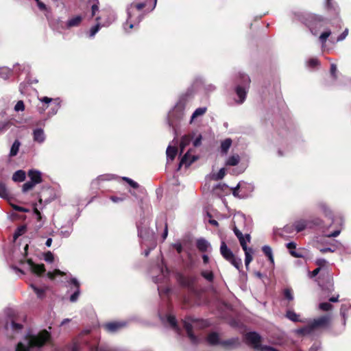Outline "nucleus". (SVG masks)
Here are the masks:
<instances>
[{"label": "nucleus", "instance_id": "1", "mask_svg": "<svg viewBox=\"0 0 351 351\" xmlns=\"http://www.w3.org/2000/svg\"><path fill=\"white\" fill-rule=\"evenodd\" d=\"M51 339L50 332L47 330L40 331L36 334L28 335L24 342H19L16 351H33L34 349H40Z\"/></svg>", "mask_w": 351, "mask_h": 351}, {"label": "nucleus", "instance_id": "2", "mask_svg": "<svg viewBox=\"0 0 351 351\" xmlns=\"http://www.w3.org/2000/svg\"><path fill=\"white\" fill-rule=\"evenodd\" d=\"M145 6V3H132L128 6V18L123 25L125 32H128L130 29L140 23L143 17L142 10Z\"/></svg>", "mask_w": 351, "mask_h": 351}, {"label": "nucleus", "instance_id": "3", "mask_svg": "<svg viewBox=\"0 0 351 351\" xmlns=\"http://www.w3.org/2000/svg\"><path fill=\"white\" fill-rule=\"evenodd\" d=\"M245 221V217L243 214H237L234 216L233 231L238 238L243 250H246V249L248 248L247 243L250 241L251 237L250 234L248 233H245V235H243L241 230L238 228L237 224L244 222Z\"/></svg>", "mask_w": 351, "mask_h": 351}, {"label": "nucleus", "instance_id": "4", "mask_svg": "<svg viewBox=\"0 0 351 351\" xmlns=\"http://www.w3.org/2000/svg\"><path fill=\"white\" fill-rule=\"evenodd\" d=\"M241 84H238L235 88V92L239 100L237 101L239 104H243L246 98L247 91L250 83V79L248 75L245 74L241 75Z\"/></svg>", "mask_w": 351, "mask_h": 351}, {"label": "nucleus", "instance_id": "5", "mask_svg": "<svg viewBox=\"0 0 351 351\" xmlns=\"http://www.w3.org/2000/svg\"><path fill=\"white\" fill-rule=\"evenodd\" d=\"M313 226H322V221L319 219H316L313 221H308V220H298L294 222L293 227L297 232H300L306 228H312Z\"/></svg>", "mask_w": 351, "mask_h": 351}, {"label": "nucleus", "instance_id": "6", "mask_svg": "<svg viewBox=\"0 0 351 351\" xmlns=\"http://www.w3.org/2000/svg\"><path fill=\"white\" fill-rule=\"evenodd\" d=\"M246 342L255 349H260L261 337L255 332H250L245 335Z\"/></svg>", "mask_w": 351, "mask_h": 351}, {"label": "nucleus", "instance_id": "7", "mask_svg": "<svg viewBox=\"0 0 351 351\" xmlns=\"http://www.w3.org/2000/svg\"><path fill=\"white\" fill-rule=\"evenodd\" d=\"M330 320V317L329 315H324L317 319H314L311 324V328L313 329L317 327L326 326L329 324Z\"/></svg>", "mask_w": 351, "mask_h": 351}, {"label": "nucleus", "instance_id": "8", "mask_svg": "<svg viewBox=\"0 0 351 351\" xmlns=\"http://www.w3.org/2000/svg\"><path fill=\"white\" fill-rule=\"evenodd\" d=\"M126 326L125 322H114L105 324L104 327L110 332H115Z\"/></svg>", "mask_w": 351, "mask_h": 351}, {"label": "nucleus", "instance_id": "9", "mask_svg": "<svg viewBox=\"0 0 351 351\" xmlns=\"http://www.w3.org/2000/svg\"><path fill=\"white\" fill-rule=\"evenodd\" d=\"M194 324H195V322L194 321H193V323H189L186 320L184 321V327L186 330L189 338L193 343H197L198 342V339L192 332Z\"/></svg>", "mask_w": 351, "mask_h": 351}, {"label": "nucleus", "instance_id": "10", "mask_svg": "<svg viewBox=\"0 0 351 351\" xmlns=\"http://www.w3.org/2000/svg\"><path fill=\"white\" fill-rule=\"evenodd\" d=\"M197 156L192 155L191 154V151L189 150L182 158L179 164V168H180L182 165H185L186 167L190 166L194 161L197 160Z\"/></svg>", "mask_w": 351, "mask_h": 351}, {"label": "nucleus", "instance_id": "11", "mask_svg": "<svg viewBox=\"0 0 351 351\" xmlns=\"http://www.w3.org/2000/svg\"><path fill=\"white\" fill-rule=\"evenodd\" d=\"M27 264L32 273L37 275H41L45 271V266L43 264H35L31 259L27 261Z\"/></svg>", "mask_w": 351, "mask_h": 351}, {"label": "nucleus", "instance_id": "12", "mask_svg": "<svg viewBox=\"0 0 351 351\" xmlns=\"http://www.w3.org/2000/svg\"><path fill=\"white\" fill-rule=\"evenodd\" d=\"M33 139L38 143H43L46 139V136L44 130L42 128H36L33 130Z\"/></svg>", "mask_w": 351, "mask_h": 351}, {"label": "nucleus", "instance_id": "13", "mask_svg": "<svg viewBox=\"0 0 351 351\" xmlns=\"http://www.w3.org/2000/svg\"><path fill=\"white\" fill-rule=\"evenodd\" d=\"M137 228L138 235L139 237L142 239L145 238L146 239H152L153 237V232L150 230L149 228L147 227V226L145 227H141L139 224H138Z\"/></svg>", "mask_w": 351, "mask_h": 351}, {"label": "nucleus", "instance_id": "14", "mask_svg": "<svg viewBox=\"0 0 351 351\" xmlns=\"http://www.w3.org/2000/svg\"><path fill=\"white\" fill-rule=\"evenodd\" d=\"M157 269L160 272V275L152 277L153 281L156 283H158L162 278L167 277L169 274V270L166 266L163 265L162 260H161V264L157 267Z\"/></svg>", "mask_w": 351, "mask_h": 351}, {"label": "nucleus", "instance_id": "15", "mask_svg": "<svg viewBox=\"0 0 351 351\" xmlns=\"http://www.w3.org/2000/svg\"><path fill=\"white\" fill-rule=\"evenodd\" d=\"M28 176L30 179V181L34 182L35 184H38L42 182V176L41 172L35 170V169H31L28 171Z\"/></svg>", "mask_w": 351, "mask_h": 351}, {"label": "nucleus", "instance_id": "16", "mask_svg": "<svg viewBox=\"0 0 351 351\" xmlns=\"http://www.w3.org/2000/svg\"><path fill=\"white\" fill-rule=\"evenodd\" d=\"M220 252L223 257L229 261L234 256L232 252L228 247L227 245L224 241H222L220 246Z\"/></svg>", "mask_w": 351, "mask_h": 351}, {"label": "nucleus", "instance_id": "17", "mask_svg": "<svg viewBox=\"0 0 351 351\" xmlns=\"http://www.w3.org/2000/svg\"><path fill=\"white\" fill-rule=\"evenodd\" d=\"M71 283L73 284L76 287V290L74 291V293L70 297V301L72 302H75L77 300L78 297L80 293V283H79L78 280H77V278H72L71 279Z\"/></svg>", "mask_w": 351, "mask_h": 351}, {"label": "nucleus", "instance_id": "18", "mask_svg": "<svg viewBox=\"0 0 351 351\" xmlns=\"http://www.w3.org/2000/svg\"><path fill=\"white\" fill-rule=\"evenodd\" d=\"M318 208L319 210L324 214L326 217H328L331 219L332 223H335V219L332 217V212L330 209L328 207V206L324 202H319L317 204Z\"/></svg>", "mask_w": 351, "mask_h": 351}, {"label": "nucleus", "instance_id": "19", "mask_svg": "<svg viewBox=\"0 0 351 351\" xmlns=\"http://www.w3.org/2000/svg\"><path fill=\"white\" fill-rule=\"evenodd\" d=\"M232 141L230 138H226L221 142L220 152L222 155H226L232 145Z\"/></svg>", "mask_w": 351, "mask_h": 351}, {"label": "nucleus", "instance_id": "20", "mask_svg": "<svg viewBox=\"0 0 351 351\" xmlns=\"http://www.w3.org/2000/svg\"><path fill=\"white\" fill-rule=\"evenodd\" d=\"M197 247L201 252H206L210 248V245L208 241L201 238L197 241Z\"/></svg>", "mask_w": 351, "mask_h": 351}, {"label": "nucleus", "instance_id": "21", "mask_svg": "<svg viewBox=\"0 0 351 351\" xmlns=\"http://www.w3.org/2000/svg\"><path fill=\"white\" fill-rule=\"evenodd\" d=\"M116 178L114 174H104L97 177V178L92 182V185H98L100 181H109Z\"/></svg>", "mask_w": 351, "mask_h": 351}, {"label": "nucleus", "instance_id": "22", "mask_svg": "<svg viewBox=\"0 0 351 351\" xmlns=\"http://www.w3.org/2000/svg\"><path fill=\"white\" fill-rule=\"evenodd\" d=\"M166 154L167 162L173 160L177 155L176 147L169 145L167 148Z\"/></svg>", "mask_w": 351, "mask_h": 351}, {"label": "nucleus", "instance_id": "23", "mask_svg": "<svg viewBox=\"0 0 351 351\" xmlns=\"http://www.w3.org/2000/svg\"><path fill=\"white\" fill-rule=\"evenodd\" d=\"M26 173L23 170H18L12 175V180L16 182H21L25 180Z\"/></svg>", "mask_w": 351, "mask_h": 351}, {"label": "nucleus", "instance_id": "24", "mask_svg": "<svg viewBox=\"0 0 351 351\" xmlns=\"http://www.w3.org/2000/svg\"><path fill=\"white\" fill-rule=\"evenodd\" d=\"M81 21L82 17L80 16H75L67 21L66 26L67 28L77 27L80 24Z\"/></svg>", "mask_w": 351, "mask_h": 351}, {"label": "nucleus", "instance_id": "25", "mask_svg": "<svg viewBox=\"0 0 351 351\" xmlns=\"http://www.w3.org/2000/svg\"><path fill=\"white\" fill-rule=\"evenodd\" d=\"M240 161V156L239 154H235L230 156H229L226 161V165L227 166H236L239 164Z\"/></svg>", "mask_w": 351, "mask_h": 351}, {"label": "nucleus", "instance_id": "26", "mask_svg": "<svg viewBox=\"0 0 351 351\" xmlns=\"http://www.w3.org/2000/svg\"><path fill=\"white\" fill-rule=\"evenodd\" d=\"M207 341L210 345L220 344L219 335L217 332H212L208 335L207 337Z\"/></svg>", "mask_w": 351, "mask_h": 351}, {"label": "nucleus", "instance_id": "27", "mask_svg": "<svg viewBox=\"0 0 351 351\" xmlns=\"http://www.w3.org/2000/svg\"><path fill=\"white\" fill-rule=\"evenodd\" d=\"M20 146H21V142L19 140H15L14 141L12 145L11 146L9 156L10 157H13V156H15L16 155H17V154L19 151Z\"/></svg>", "mask_w": 351, "mask_h": 351}, {"label": "nucleus", "instance_id": "28", "mask_svg": "<svg viewBox=\"0 0 351 351\" xmlns=\"http://www.w3.org/2000/svg\"><path fill=\"white\" fill-rule=\"evenodd\" d=\"M245 252V267H247L252 261V254L254 253V251L252 248H247L246 250H243Z\"/></svg>", "mask_w": 351, "mask_h": 351}, {"label": "nucleus", "instance_id": "29", "mask_svg": "<svg viewBox=\"0 0 351 351\" xmlns=\"http://www.w3.org/2000/svg\"><path fill=\"white\" fill-rule=\"evenodd\" d=\"M43 199L42 198H40L38 200V204H36L34 207V213L36 215V218L38 221H40L42 216L41 213L40 212V209H43Z\"/></svg>", "mask_w": 351, "mask_h": 351}, {"label": "nucleus", "instance_id": "30", "mask_svg": "<svg viewBox=\"0 0 351 351\" xmlns=\"http://www.w3.org/2000/svg\"><path fill=\"white\" fill-rule=\"evenodd\" d=\"M243 188L241 184L239 182L235 187L232 188V195L239 199H244L247 197L246 194L240 193L239 189Z\"/></svg>", "mask_w": 351, "mask_h": 351}, {"label": "nucleus", "instance_id": "31", "mask_svg": "<svg viewBox=\"0 0 351 351\" xmlns=\"http://www.w3.org/2000/svg\"><path fill=\"white\" fill-rule=\"evenodd\" d=\"M72 232H73L72 226H62L60 231V234L62 237L67 238L71 235Z\"/></svg>", "mask_w": 351, "mask_h": 351}, {"label": "nucleus", "instance_id": "32", "mask_svg": "<svg viewBox=\"0 0 351 351\" xmlns=\"http://www.w3.org/2000/svg\"><path fill=\"white\" fill-rule=\"evenodd\" d=\"M286 246L290 250V254L293 256L296 257V258H300V257L302 256L300 254H299L297 252L293 250H295L296 248V243H294V242H289V243H287Z\"/></svg>", "mask_w": 351, "mask_h": 351}, {"label": "nucleus", "instance_id": "33", "mask_svg": "<svg viewBox=\"0 0 351 351\" xmlns=\"http://www.w3.org/2000/svg\"><path fill=\"white\" fill-rule=\"evenodd\" d=\"M286 317L294 322H302L301 319H300V315L291 310L287 311Z\"/></svg>", "mask_w": 351, "mask_h": 351}, {"label": "nucleus", "instance_id": "34", "mask_svg": "<svg viewBox=\"0 0 351 351\" xmlns=\"http://www.w3.org/2000/svg\"><path fill=\"white\" fill-rule=\"evenodd\" d=\"M207 110L206 107H201L197 108L193 113L191 119V123L197 117L204 115Z\"/></svg>", "mask_w": 351, "mask_h": 351}, {"label": "nucleus", "instance_id": "35", "mask_svg": "<svg viewBox=\"0 0 351 351\" xmlns=\"http://www.w3.org/2000/svg\"><path fill=\"white\" fill-rule=\"evenodd\" d=\"M264 254L268 257L271 264L274 263L272 250L269 245H264L262 248Z\"/></svg>", "mask_w": 351, "mask_h": 351}, {"label": "nucleus", "instance_id": "36", "mask_svg": "<svg viewBox=\"0 0 351 351\" xmlns=\"http://www.w3.org/2000/svg\"><path fill=\"white\" fill-rule=\"evenodd\" d=\"M191 138L189 136H183L180 141V154H182L184 148L190 143Z\"/></svg>", "mask_w": 351, "mask_h": 351}, {"label": "nucleus", "instance_id": "37", "mask_svg": "<svg viewBox=\"0 0 351 351\" xmlns=\"http://www.w3.org/2000/svg\"><path fill=\"white\" fill-rule=\"evenodd\" d=\"M32 289L34 290L37 297L40 299H43L45 297V289L43 288H38L34 285H31Z\"/></svg>", "mask_w": 351, "mask_h": 351}, {"label": "nucleus", "instance_id": "38", "mask_svg": "<svg viewBox=\"0 0 351 351\" xmlns=\"http://www.w3.org/2000/svg\"><path fill=\"white\" fill-rule=\"evenodd\" d=\"M228 261L238 270H239L242 267L241 259L236 257L235 256H234L232 258H230Z\"/></svg>", "mask_w": 351, "mask_h": 351}, {"label": "nucleus", "instance_id": "39", "mask_svg": "<svg viewBox=\"0 0 351 351\" xmlns=\"http://www.w3.org/2000/svg\"><path fill=\"white\" fill-rule=\"evenodd\" d=\"M167 322L169 324V325L176 331H178L179 328L177 325V321L174 316L173 315H167Z\"/></svg>", "mask_w": 351, "mask_h": 351}, {"label": "nucleus", "instance_id": "40", "mask_svg": "<svg viewBox=\"0 0 351 351\" xmlns=\"http://www.w3.org/2000/svg\"><path fill=\"white\" fill-rule=\"evenodd\" d=\"M11 70L8 68L3 67L0 69V77L3 80H7L11 74Z\"/></svg>", "mask_w": 351, "mask_h": 351}, {"label": "nucleus", "instance_id": "41", "mask_svg": "<svg viewBox=\"0 0 351 351\" xmlns=\"http://www.w3.org/2000/svg\"><path fill=\"white\" fill-rule=\"evenodd\" d=\"M201 275L202 276L203 278H204L208 282H212L214 279V275H213V271H208V270L202 271L201 272Z\"/></svg>", "mask_w": 351, "mask_h": 351}, {"label": "nucleus", "instance_id": "42", "mask_svg": "<svg viewBox=\"0 0 351 351\" xmlns=\"http://www.w3.org/2000/svg\"><path fill=\"white\" fill-rule=\"evenodd\" d=\"M36 184H35L32 181H27L25 184H23L22 187V191L23 193H27V191L32 190Z\"/></svg>", "mask_w": 351, "mask_h": 351}, {"label": "nucleus", "instance_id": "43", "mask_svg": "<svg viewBox=\"0 0 351 351\" xmlns=\"http://www.w3.org/2000/svg\"><path fill=\"white\" fill-rule=\"evenodd\" d=\"M330 34H331V31L330 29H326L319 36L320 42L322 44H324L326 42L327 38L330 36Z\"/></svg>", "mask_w": 351, "mask_h": 351}, {"label": "nucleus", "instance_id": "44", "mask_svg": "<svg viewBox=\"0 0 351 351\" xmlns=\"http://www.w3.org/2000/svg\"><path fill=\"white\" fill-rule=\"evenodd\" d=\"M9 195V193L6 189L5 185L0 182V197L2 198H7Z\"/></svg>", "mask_w": 351, "mask_h": 351}, {"label": "nucleus", "instance_id": "45", "mask_svg": "<svg viewBox=\"0 0 351 351\" xmlns=\"http://www.w3.org/2000/svg\"><path fill=\"white\" fill-rule=\"evenodd\" d=\"M238 343V339H231L221 341L220 344L224 347H231Z\"/></svg>", "mask_w": 351, "mask_h": 351}, {"label": "nucleus", "instance_id": "46", "mask_svg": "<svg viewBox=\"0 0 351 351\" xmlns=\"http://www.w3.org/2000/svg\"><path fill=\"white\" fill-rule=\"evenodd\" d=\"M26 228L23 226L19 227L14 233L13 237L14 240L25 233Z\"/></svg>", "mask_w": 351, "mask_h": 351}, {"label": "nucleus", "instance_id": "47", "mask_svg": "<svg viewBox=\"0 0 351 351\" xmlns=\"http://www.w3.org/2000/svg\"><path fill=\"white\" fill-rule=\"evenodd\" d=\"M61 100L60 98H56L53 99V104L55 107L51 109V114H56L60 107Z\"/></svg>", "mask_w": 351, "mask_h": 351}, {"label": "nucleus", "instance_id": "48", "mask_svg": "<svg viewBox=\"0 0 351 351\" xmlns=\"http://www.w3.org/2000/svg\"><path fill=\"white\" fill-rule=\"evenodd\" d=\"M332 308V306L328 302H321L319 304V309L323 311H330Z\"/></svg>", "mask_w": 351, "mask_h": 351}, {"label": "nucleus", "instance_id": "49", "mask_svg": "<svg viewBox=\"0 0 351 351\" xmlns=\"http://www.w3.org/2000/svg\"><path fill=\"white\" fill-rule=\"evenodd\" d=\"M47 275L49 278L53 279L56 276L64 275V272L60 269H55L53 271H49Z\"/></svg>", "mask_w": 351, "mask_h": 351}, {"label": "nucleus", "instance_id": "50", "mask_svg": "<svg viewBox=\"0 0 351 351\" xmlns=\"http://www.w3.org/2000/svg\"><path fill=\"white\" fill-rule=\"evenodd\" d=\"M312 330L313 329L311 328V326H306V327H304L302 328H299L296 330V332L298 334L304 335L309 334L312 331Z\"/></svg>", "mask_w": 351, "mask_h": 351}, {"label": "nucleus", "instance_id": "51", "mask_svg": "<svg viewBox=\"0 0 351 351\" xmlns=\"http://www.w3.org/2000/svg\"><path fill=\"white\" fill-rule=\"evenodd\" d=\"M284 296L289 301H292L293 300V295L291 289H285L284 290Z\"/></svg>", "mask_w": 351, "mask_h": 351}, {"label": "nucleus", "instance_id": "52", "mask_svg": "<svg viewBox=\"0 0 351 351\" xmlns=\"http://www.w3.org/2000/svg\"><path fill=\"white\" fill-rule=\"evenodd\" d=\"M25 110V104L23 101L20 100L19 101L15 106H14V110L16 112H20V111H24Z\"/></svg>", "mask_w": 351, "mask_h": 351}, {"label": "nucleus", "instance_id": "53", "mask_svg": "<svg viewBox=\"0 0 351 351\" xmlns=\"http://www.w3.org/2000/svg\"><path fill=\"white\" fill-rule=\"evenodd\" d=\"M122 179L126 181L132 188L136 189L138 187V184L133 180L128 177H123Z\"/></svg>", "mask_w": 351, "mask_h": 351}, {"label": "nucleus", "instance_id": "54", "mask_svg": "<svg viewBox=\"0 0 351 351\" xmlns=\"http://www.w3.org/2000/svg\"><path fill=\"white\" fill-rule=\"evenodd\" d=\"M183 110H184V106L183 104L178 103L175 106L174 109L173 110V113H176V112H180V115L182 116L183 114Z\"/></svg>", "mask_w": 351, "mask_h": 351}, {"label": "nucleus", "instance_id": "55", "mask_svg": "<svg viewBox=\"0 0 351 351\" xmlns=\"http://www.w3.org/2000/svg\"><path fill=\"white\" fill-rule=\"evenodd\" d=\"M10 123L9 121L0 123V134L5 132L9 128Z\"/></svg>", "mask_w": 351, "mask_h": 351}, {"label": "nucleus", "instance_id": "56", "mask_svg": "<svg viewBox=\"0 0 351 351\" xmlns=\"http://www.w3.org/2000/svg\"><path fill=\"white\" fill-rule=\"evenodd\" d=\"M54 259L53 254L51 252H47L44 255V260L47 263H52Z\"/></svg>", "mask_w": 351, "mask_h": 351}, {"label": "nucleus", "instance_id": "57", "mask_svg": "<svg viewBox=\"0 0 351 351\" xmlns=\"http://www.w3.org/2000/svg\"><path fill=\"white\" fill-rule=\"evenodd\" d=\"M99 28L100 26L99 23L91 27L90 30V37H93L98 32Z\"/></svg>", "mask_w": 351, "mask_h": 351}, {"label": "nucleus", "instance_id": "58", "mask_svg": "<svg viewBox=\"0 0 351 351\" xmlns=\"http://www.w3.org/2000/svg\"><path fill=\"white\" fill-rule=\"evenodd\" d=\"M225 174H226L225 169L221 168L218 171V173L215 176V180H221L225 176Z\"/></svg>", "mask_w": 351, "mask_h": 351}, {"label": "nucleus", "instance_id": "59", "mask_svg": "<svg viewBox=\"0 0 351 351\" xmlns=\"http://www.w3.org/2000/svg\"><path fill=\"white\" fill-rule=\"evenodd\" d=\"M341 231V228L338 227V228H336V230L334 232L327 234H326V236L327 237H336L340 234Z\"/></svg>", "mask_w": 351, "mask_h": 351}, {"label": "nucleus", "instance_id": "60", "mask_svg": "<svg viewBox=\"0 0 351 351\" xmlns=\"http://www.w3.org/2000/svg\"><path fill=\"white\" fill-rule=\"evenodd\" d=\"M347 309H348V308H347L346 305H345V304H343L340 309V313H341V316L343 317L344 325L346 324V311H347Z\"/></svg>", "mask_w": 351, "mask_h": 351}, {"label": "nucleus", "instance_id": "61", "mask_svg": "<svg viewBox=\"0 0 351 351\" xmlns=\"http://www.w3.org/2000/svg\"><path fill=\"white\" fill-rule=\"evenodd\" d=\"M348 29H346L343 32V33L339 36H338V38H337V42H340V41L343 40L346 38V36H348Z\"/></svg>", "mask_w": 351, "mask_h": 351}, {"label": "nucleus", "instance_id": "62", "mask_svg": "<svg viewBox=\"0 0 351 351\" xmlns=\"http://www.w3.org/2000/svg\"><path fill=\"white\" fill-rule=\"evenodd\" d=\"M13 209L16 211L19 212H23V213H27L29 212V210L27 208H25L24 207H21L17 205H12Z\"/></svg>", "mask_w": 351, "mask_h": 351}, {"label": "nucleus", "instance_id": "63", "mask_svg": "<svg viewBox=\"0 0 351 351\" xmlns=\"http://www.w3.org/2000/svg\"><path fill=\"white\" fill-rule=\"evenodd\" d=\"M318 64V60L317 58H311L307 62V64L308 66L314 67Z\"/></svg>", "mask_w": 351, "mask_h": 351}, {"label": "nucleus", "instance_id": "64", "mask_svg": "<svg viewBox=\"0 0 351 351\" xmlns=\"http://www.w3.org/2000/svg\"><path fill=\"white\" fill-rule=\"evenodd\" d=\"M261 351H278L276 349L271 347V346H261L259 349Z\"/></svg>", "mask_w": 351, "mask_h": 351}]
</instances>
